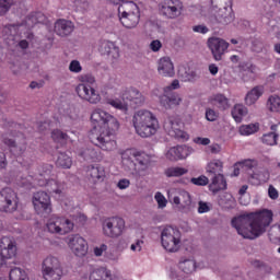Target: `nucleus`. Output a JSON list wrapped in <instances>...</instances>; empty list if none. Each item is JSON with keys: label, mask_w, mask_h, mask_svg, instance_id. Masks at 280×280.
Wrapping results in <instances>:
<instances>
[{"label": "nucleus", "mask_w": 280, "mask_h": 280, "mask_svg": "<svg viewBox=\"0 0 280 280\" xmlns=\"http://www.w3.org/2000/svg\"><path fill=\"white\" fill-rule=\"evenodd\" d=\"M16 192L10 188L0 191V211L13 213V211H16Z\"/></svg>", "instance_id": "obj_17"}, {"label": "nucleus", "mask_w": 280, "mask_h": 280, "mask_svg": "<svg viewBox=\"0 0 280 280\" xmlns=\"http://www.w3.org/2000/svg\"><path fill=\"white\" fill-rule=\"evenodd\" d=\"M118 189H128L130 187V179L122 178L117 184Z\"/></svg>", "instance_id": "obj_61"}, {"label": "nucleus", "mask_w": 280, "mask_h": 280, "mask_svg": "<svg viewBox=\"0 0 280 280\" xmlns=\"http://www.w3.org/2000/svg\"><path fill=\"white\" fill-rule=\"evenodd\" d=\"M51 139L55 143H59V145H65L69 141V135L60 129H54L51 131Z\"/></svg>", "instance_id": "obj_39"}, {"label": "nucleus", "mask_w": 280, "mask_h": 280, "mask_svg": "<svg viewBox=\"0 0 280 280\" xmlns=\"http://www.w3.org/2000/svg\"><path fill=\"white\" fill-rule=\"evenodd\" d=\"M90 280H113V273L106 267H101L90 275Z\"/></svg>", "instance_id": "obj_35"}, {"label": "nucleus", "mask_w": 280, "mask_h": 280, "mask_svg": "<svg viewBox=\"0 0 280 280\" xmlns=\"http://www.w3.org/2000/svg\"><path fill=\"white\" fill-rule=\"evenodd\" d=\"M9 279L10 280H30V277H27V272H25V270L19 267H14L13 269L10 270Z\"/></svg>", "instance_id": "obj_43"}, {"label": "nucleus", "mask_w": 280, "mask_h": 280, "mask_svg": "<svg viewBox=\"0 0 280 280\" xmlns=\"http://www.w3.org/2000/svg\"><path fill=\"white\" fill-rule=\"evenodd\" d=\"M8 167V159L5 158V153L0 152V170H5Z\"/></svg>", "instance_id": "obj_64"}, {"label": "nucleus", "mask_w": 280, "mask_h": 280, "mask_svg": "<svg viewBox=\"0 0 280 280\" xmlns=\"http://www.w3.org/2000/svg\"><path fill=\"white\" fill-rule=\"evenodd\" d=\"M192 31L197 34H207L209 32V27L206 25H196L192 27Z\"/></svg>", "instance_id": "obj_59"}, {"label": "nucleus", "mask_w": 280, "mask_h": 280, "mask_svg": "<svg viewBox=\"0 0 280 280\" xmlns=\"http://www.w3.org/2000/svg\"><path fill=\"white\" fill-rule=\"evenodd\" d=\"M121 97L122 100H127L131 104H135V106H141V104L145 102L143 94L133 88L125 90V92L121 94Z\"/></svg>", "instance_id": "obj_24"}, {"label": "nucleus", "mask_w": 280, "mask_h": 280, "mask_svg": "<svg viewBox=\"0 0 280 280\" xmlns=\"http://www.w3.org/2000/svg\"><path fill=\"white\" fill-rule=\"evenodd\" d=\"M68 246L77 257H84L89 253V243L80 234L70 235Z\"/></svg>", "instance_id": "obj_18"}, {"label": "nucleus", "mask_w": 280, "mask_h": 280, "mask_svg": "<svg viewBox=\"0 0 280 280\" xmlns=\"http://www.w3.org/2000/svg\"><path fill=\"white\" fill-rule=\"evenodd\" d=\"M184 9L185 7L180 0H162L158 4V10L161 16L171 21L179 19V16L183 15Z\"/></svg>", "instance_id": "obj_12"}, {"label": "nucleus", "mask_w": 280, "mask_h": 280, "mask_svg": "<svg viewBox=\"0 0 280 280\" xmlns=\"http://www.w3.org/2000/svg\"><path fill=\"white\" fill-rule=\"evenodd\" d=\"M42 273L45 280L62 279V265L56 256H47L42 262Z\"/></svg>", "instance_id": "obj_10"}, {"label": "nucleus", "mask_w": 280, "mask_h": 280, "mask_svg": "<svg viewBox=\"0 0 280 280\" xmlns=\"http://www.w3.org/2000/svg\"><path fill=\"white\" fill-rule=\"evenodd\" d=\"M180 102H183V98L178 94H171L170 96L167 95H162L160 97V104L164 108H174V106H179Z\"/></svg>", "instance_id": "obj_29"}, {"label": "nucleus", "mask_w": 280, "mask_h": 280, "mask_svg": "<svg viewBox=\"0 0 280 280\" xmlns=\"http://www.w3.org/2000/svg\"><path fill=\"white\" fill-rule=\"evenodd\" d=\"M248 115V109L242 105L237 104L232 109V117L236 121V124H242V119Z\"/></svg>", "instance_id": "obj_36"}, {"label": "nucleus", "mask_w": 280, "mask_h": 280, "mask_svg": "<svg viewBox=\"0 0 280 280\" xmlns=\"http://www.w3.org/2000/svg\"><path fill=\"white\" fill-rule=\"evenodd\" d=\"M272 217V211L266 209L260 212L242 214L232 219V226L244 240H257L270 226Z\"/></svg>", "instance_id": "obj_2"}, {"label": "nucleus", "mask_w": 280, "mask_h": 280, "mask_svg": "<svg viewBox=\"0 0 280 280\" xmlns=\"http://www.w3.org/2000/svg\"><path fill=\"white\" fill-rule=\"evenodd\" d=\"M224 165L222 164V161L220 160H213L207 165V172L208 174H214V176H218V174H222Z\"/></svg>", "instance_id": "obj_41"}, {"label": "nucleus", "mask_w": 280, "mask_h": 280, "mask_svg": "<svg viewBox=\"0 0 280 280\" xmlns=\"http://www.w3.org/2000/svg\"><path fill=\"white\" fill-rule=\"evenodd\" d=\"M106 250H108V246L106 244H102L100 247L94 248V255L95 257H102Z\"/></svg>", "instance_id": "obj_54"}, {"label": "nucleus", "mask_w": 280, "mask_h": 280, "mask_svg": "<svg viewBox=\"0 0 280 280\" xmlns=\"http://www.w3.org/2000/svg\"><path fill=\"white\" fill-rule=\"evenodd\" d=\"M259 131V124L243 125L240 127V135L248 137Z\"/></svg>", "instance_id": "obj_44"}, {"label": "nucleus", "mask_w": 280, "mask_h": 280, "mask_svg": "<svg viewBox=\"0 0 280 280\" xmlns=\"http://www.w3.org/2000/svg\"><path fill=\"white\" fill-rule=\"evenodd\" d=\"M264 95V86L257 85L254 89H252L245 96V104L247 106H253V104L257 103V100Z\"/></svg>", "instance_id": "obj_31"}, {"label": "nucleus", "mask_w": 280, "mask_h": 280, "mask_svg": "<svg viewBox=\"0 0 280 280\" xmlns=\"http://www.w3.org/2000/svg\"><path fill=\"white\" fill-rule=\"evenodd\" d=\"M102 231L105 237H110L112 240L121 237L124 231H126V221L119 217L107 218L102 223Z\"/></svg>", "instance_id": "obj_11"}, {"label": "nucleus", "mask_w": 280, "mask_h": 280, "mask_svg": "<svg viewBox=\"0 0 280 280\" xmlns=\"http://www.w3.org/2000/svg\"><path fill=\"white\" fill-rule=\"evenodd\" d=\"M57 167H62L63 170H70L71 165H73V161L71 156L67 155L66 153H60L56 161Z\"/></svg>", "instance_id": "obj_40"}, {"label": "nucleus", "mask_w": 280, "mask_h": 280, "mask_svg": "<svg viewBox=\"0 0 280 280\" xmlns=\"http://www.w3.org/2000/svg\"><path fill=\"white\" fill-rule=\"evenodd\" d=\"M33 207L37 215L48 218L52 211L51 197L46 191H37L33 195Z\"/></svg>", "instance_id": "obj_14"}, {"label": "nucleus", "mask_w": 280, "mask_h": 280, "mask_svg": "<svg viewBox=\"0 0 280 280\" xmlns=\"http://www.w3.org/2000/svg\"><path fill=\"white\" fill-rule=\"evenodd\" d=\"M241 69L243 71H248V73H255V71H257V66L253 65L252 62H245L241 65Z\"/></svg>", "instance_id": "obj_52"}, {"label": "nucleus", "mask_w": 280, "mask_h": 280, "mask_svg": "<svg viewBox=\"0 0 280 280\" xmlns=\"http://www.w3.org/2000/svg\"><path fill=\"white\" fill-rule=\"evenodd\" d=\"M209 189L212 194H218V191L226 189V178H224V175H214L211 184L209 185Z\"/></svg>", "instance_id": "obj_30"}, {"label": "nucleus", "mask_w": 280, "mask_h": 280, "mask_svg": "<svg viewBox=\"0 0 280 280\" xmlns=\"http://www.w3.org/2000/svg\"><path fill=\"white\" fill-rule=\"evenodd\" d=\"M270 179V173L266 172V171H259V172H255L249 174L248 176V183H250V185H261L264 183H268V180Z\"/></svg>", "instance_id": "obj_32"}, {"label": "nucleus", "mask_w": 280, "mask_h": 280, "mask_svg": "<svg viewBox=\"0 0 280 280\" xmlns=\"http://www.w3.org/2000/svg\"><path fill=\"white\" fill-rule=\"evenodd\" d=\"M183 234L180 230L167 225L161 231V244L164 250L168 253H178L180 249Z\"/></svg>", "instance_id": "obj_8"}, {"label": "nucleus", "mask_w": 280, "mask_h": 280, "mask_svg": "<svg viewBox=\"0 0 280 280\" xmlns=\"http://www.w3.org/2000/svg\"><path fill=\"white\" fill-rule=\"evenodd\" d=\"M54 170V165L44 164L38 167V173L31 175V178L37 182L39 187H48L47 191L49 194H62V189H65V184L58 183V180L51 178V172Z\"/></svg>", "instance_id": "obj_5"}, {"label": "nucleus", "mask_w": 280, "mask_h": 280, "mask_svg": "<svg viewBox=\"0 0 280 280\" xmlns=\"http://www.w3.org/2000/svg\"><path fill=\"white\" fill-rule=\"evenodd\" d=\"M74 226L75 224L73 221L66 217L58 215H52L46 224V229H48L49 233H56L58 235H67V233H71Z\"/></svg>", "instance_id": "obj_13"}, {"label": "nucleus", "mask_w": 280, "mask_h": 280, "mask_svg": "<svg viewBox=\"0 0 280 280\" xmlns=\"http://www.w3.org/2000/svg\"><path fill=\"white\" fill-rule=\"evenodd\" d=\"M132 126L136 135L142 139L154 137L159 132V118L148 109H139L132 116Z\"/></svg>", "instance_id": "obj_3"}, {"label": "nucleus", "mask_w": 280, "mask_h": 280, "mask_svg": "<svg viewBox=\"0 0 280 280\" xmlns=\"http://www.w3.org/2000/svg\"><path fill=\"white\" fill-rule=\"evenodd\" d=\"M238 165L247 167V170H253L255 165H257V162H255V160H245L243 162H238Z\"/></svg>", "instance_id": "obj_57"}, {"label": "nucleus", "mask_w": 280, "mask_h": 280, "mask_svg": "<svg viewBox=\"0 0 280 280\" xmlns=\"http://www.w3.org/2000/svg\"><path fill=\"white\" fill-rule=\"evenodd\" d=\"M98 51L102 56H110L114 60L119 58V47L108 39H101L98 43Z\"/></svg>", "instance_id": "obj_21"}, {"label": "nucleus", "mask_w": 280, "mask_h": 280, "mask_svg": "<svg viewBox=\"0 0 280 280\" xmlns=\"http://www.w3.org/2000/svg\"><path fill=\"white\" fill-rule=\"evenodd\" d=\"M2 142L4 143V145H8L13 156H22L27 150V142L25 141V139H23L22 142L16 143V140L10 138L8 133L2 135Z\"/></svg>", "instance_id": "obj_20"}, {"label": "nucleus", "mask_w": 280, "mask_h": 280, "mask_svg": "<svg viewBox=\"0 0 280 280\" xmlns=\"http://www.w3.org/2000/svg\"><path fill=\"white\" fill-rule=\"evenodd\" d=\"M155 200L160 209H165V207H167V199H165V196H163V194L156 192Z\"/></svg>", "instance_id": "obj_50"}, {"label": "nucleus", "mask_w": 280, "mask_h": 280, "mask_svg": "<svg viewBox=\"0 0 280 280\" xmlns=\"http://www.w3.org/2000/svg\"><path fill=\"white\" fill-rule=\"evenodd\" d=\"M220 117V114L214 109L207 108L206 109V119L207 121H215Z\"/></svg>", "instance_id": "obj_49"}, {"label": "nucleus", "mask_w": 280, "mask_h": 280, "mask_svg": "<svg viewBox=\"0 0 280 280\" xmlns=\"http://www.w3.org/2000/svg\"><path fill=\"white\" fill-rule=\"evenodd\" d=\"M16 257V243L8 236H3L0 241V268L5 266L8 259Z\"/></svg>", "instance_id": "obj_16"}, {"label": "nucleus", "mask_w": 280, "mask_h": 280, "mask_svg": "<svg viewBox=\"0 0 280 280\" xmlns=\"http://www.w3.org/2000/svg\"><path fill=\"white\" fill-rule=\"evenodd\" d=\"M268 196L269 198H271V200H277V198H279V191L277 190V188H275V186H269Z\"/></svg>", "instance_id": "obj_58"}, {"label": "nucleus", "mask_w": 280, "mask_h": 280, "mask_svg": "<svg viewBox=\"0 0 280 280\" xmlns=\"http://www.w3.org/2000/svg\"><path fill=\"white\" fill-rule=\"evenodd\" d=\"M208 47L211 50L214 60L220 61L222 60L224 52L229 49V43L218 37H211L208 39Z\"/></svg>", "instance_id": "obj_19"}, {"label": "nucleus", "mask_w": 280, "mask_h": 280, "mask_svg": "<svg viewBox=\"0 0 280 280\" xmlns=\"http://www.w3.org/2000/svg\"><path fill=\"white\" fill-rule=\"evenodd\" d=\"M16 30H19L18 25L14 24H8L3 27L2 33L5 36H14V34H16Z\"/></svg>", "instance_id": "obj_48"}, {"label": "nucleus", "mask_w": 280, "mask_h": 280, "mask_svg": "<svg viewBox=\"0 0 280 280\" xmlns=\"http://www.w3.org/2000/svg\"><path fill=\"white\" fill-rule=\"evenodd\" d=\"M174 205H177L179 209H189L191 207V195L186 190H180L177 196L173 198Z\"/></svg>", "instance_id": "obj_28"}, {"label": "nucleus", "mask_w": 280, "mask_h": 280, "mask_svg": "<svg viewBox=\"0 0 280 280\" xmlns=\"http://www.w3.org/2000/svg\"><path fill=\"white\" fill-rule=\"evenodd\" d=\"M190 183L192 185H197V187H205L207 185H209V177L201 175L199 177H192L190 179Z\"/></svg>", "instance_id": "obj_47"}, {"label": "nucleus", "mask_w": 280, "mask_h": 280, "mask_svg": "<svg viewBox=\"0 0 280 280\" xmlns=\"http://www.w3.org/2000/svg\"><path fill=\"white\" fill-rule=\"evenodd\" d=\"M90 119L92 124L90 141L105 152L117 150L115 135L119 130V120L102 108H95Z\"/></svg>", "instance_id": "obj_1"}, {"label": "nucleus", "mask_w": 280, "mask_h": 280, "mask_svg": "<svg viewBox=\"0 0 280 280\" xmlns=\"http://www.w3.org/2000/svg\"><path fill=\"white\" fill-rule=\"evenodd\" d=\"M142 247H143V240H137L133 244H131L130 250H132L133 253H136V250H138V253H141Z\"/></svg>", "instance_id": "obj_55"}, {"label": "nucleus", "mask_w": 280, "mask_h": 280, "mask_svg": "<svg viewBox=\"0 0 280 280\" xmlns=\"http://www.w3.org/2000/svg\"><path fill=\"white\" fill-rule=\"evenodd\" d=\"M210 211L209 206L205 201H199L198 213H208Z\"/></svg>", "instance_id": "obj_62"}, {"label": "nucleus", "mask_w": 280, "mask_h": 280, "mask_svg": "<svg viewBox=\"0 0 280 280\" xmlns=\"http://www.w3.org/2000/svg\"><path fill=\"white\" fill-rule=\"evenodd\" d=\"M189 170L180 166H172L164 171V174L167 178H178L180 176H185V174H188Z\"/></svg>", "instance_id": "obj_37"}, {"label": "nucleus", "mask_w": 280, "mask_h": 280, "mask_svg": "<svg viewBox=\"0 0 280 280\" xmlns=\"http://www.w3.org/2000/svg\"><path fill=\"white\" fill-rule=\"evenodd\" d=\"M211 5L217 23L229 25L233 21V0H211Z\"/></svg>", "instance_id": "obj_9"}, {"label": "nucleus", "mask_w": 280, "mask_h": 280, "mask_svg": "<svg viewBox=\"0 0 280 280\" xmlns=\"http://www.w3.org/2000/svg\"><path fill=\"white\" fill-rule=\"evenodd\" d=\"M106 104L113 106V108H116L117 110H128V104L121 102L119 98H107Z\"/></svg>", "instance_id": "obj_45"}, {"label": "nucleus", "mask_w": 280, "mask_h": 280, "mask_svg": "<svg viewBox=\"0 0 280 280\" xmlns=\"http://www.w3.org/2000/svg\"><path fill=\"white\" fill-rule=\"evenodd\" d=\"M95 83V77L85 75L84 81L77 85L75 93L79 95L80 100L89 102V104H100L102 96L100 92L93 88Z\"/></svg>", "instance_id": "obj_7"}, {"label": "nucleus", "mask_w": 280, "mask_h": 280, "mask_svg": "<svg viewBox=\"0 0 280 280\" xmlns=\"http://www.w3.org/2000/svg\"><path fill=\"white\" fill-rule=\"evenodd\" d=\"M187 156H189V149L185 145L173 147L166 153L168 161H180Z\"/></svg>", "instance_id": "obj_27"}, {"label": "nucleus", "mask_w": 280, "mask_h": 280, "mask_svg": "<svg viewBox=\"0 0 280 280\" xmlns=\"http://www.w3.org/2000/svg\"><path fill=\"white\" fill-rule=\"evenodd\" d=\"M75 26H73V22L69 20H57L55 23V33L57 36H69Z\"/></svg>", "instance_id": "obj_26"}, {"label": "nucleus", "mask_w": 280, "mask_h": 280, "mask_svg": "<svg viewBox=\"0 0 280 280\" xmlns=\"http://www.w3.org/2000/svg\"><path fill=\"white\" fill-rule=\"evenodd\" d=\"M122 167L129 174H139L150 167V155L127 149L121 153Z\"/></svg>", "instance_id": "obj_4"}, {"label": "nucleus", "mask_w": 280, "mask_h": 280, "mask_svg": "<svg viewBox=\"0 0 280 280\" xmlns=\"http://www.w3.org/2000/svg\"><path fill=\"white\" fill-rule=\"evenodd\" d=\"M179 268L186 275H191V272L196 271V260L194 259H185L179 261Z\"/></svg>", "instance_id": "obj_42"}, {"label": "nucleus", "mask_w": 280, "mask_h": 280, "mask_svg": "<svg viewBox=\"0 0 280 280\" xmlns=\"http://www.w3.org/2000/svg\"><path fill=\"white\" fill-rule=\"evenodd\" d=\"M162 47H163V43H161V40L159 39L152 40L150 43L151 51H154V52L160 51Z\"/></svg>", "instance_id": "obj_53"}, {"label": "nucleus", "mask_w": 280, "mask_h": 280, "mask_svg": "<svg viewBox=\"0 0 280 280\" xmlns=\"http://www.w3.org/2000/svg\"><path fill=\"white\" fill-rule=\"evenodd\" d=\"M118 16L121 25L127 30H135L141 21V11L135 2H126L118 7Z\"/></svg>", "instance_id": "obj_6"}, {"label": "nucleus", "mask_w": 280, "mask_h": 280, "mask_svg": "<svg viewBox=\"0 0 280 280\" xmlns=\"http://www.w3.org/2000/svg\"><path fill=\"white\" fill-rule=\"evenodd\" d=\"M176 89H180V82L178 80H174L168 86L164 88V93L176 91Z\"/></svg>", "instance_id": "obj_56"}, {"label": "nucleus", "mask_w": 280, "mask_h": 280, "mask_svg": "<svg viewBox=\"0 0 280 280\" xmlns=\"http://www.w3.org/2000/svg\"><path fill=\"white\" fill-rule=\"evenodd\" d=\"M78 156L83 159V161H89L90 163H97L102 161V152L95 150L94 148L84 147L77 151Z\"/></svg>", "instance_id": "obj_22"}, {"label": "nucleus", "mask_w": 280, "mask_h": 280, "mask_svg": "<svg viewBox=\"0 0 280 280\" xmlns=\"http://www.w3.org/2000/svg\"><path fill=\"white\" fill-rule=\"evenodd\" d=\"M185 125L180 119L176 117H168L164 121V130L167 132L170 137H174L175 139H189V135L184 130Z\"/></svg>", "instance_id": "obj_15"}, {"label": "nucleus", "mask_w": 280, "mask_h": 280, "mask_svg": "<svg viewBox=\"0 0 280 280\" xmlns=\"http://www.w3.org/2000/svg\"><path fill=\"white\" fill-rule=\"evenodd\" d=\"M13 5L14 0H0V16L8 14Z\"/></svg>", "instance_id": "obj_46"}, {"label": "nucleus", "mask_w": 280, "mask_h": 280, "mask_svg": "<svg viewBox=\"0 0 280 280\" xmlns=\"http://www.w3.org/2000/svg\"><path fill=\"white\" fill-rule=\"evenodd\" d=\"M208 150L211 152V154H220V152H222V147L218 143H214L209 145Z\"/></svg>", "instance_id": "obj_60"}, {"label": "nucleus", "mask_w": 280, "mask_h": 280, "mask_svg": "<svg viewBox=\"0 0 280 280\" xmlns=\"http://www.w3.org/2000/svg\"><path fill=\"white\" fill-rule=\"evenodd\" d=\"M158 72L164 78H174V63L170 57H163L159 60Z\"/></svg>", "instance_id": "obj_23"}, {"label": "nucleus", "mask_w": 280, "mask_h": 280, "mask_svg": "<svg viewBox=\"0 0 280 280\" xmlns=\"http://www.w3.org/2000/svg\"><path fill=\"white\" fill-rule=\"evenodd\" d=\"M86 176L91 183H103L106 178V171L103 166L90 165L86 168Z\"/></svg>", "instance_id": "obj_25"}, {"label": "nucleus", "mask_w": 280, "mask_h": 280, "mask_svg": "<svg viewBox=\"0 0 280 280\" xmlns=\"http://www.w3.org/2000/svg\"><path fill=\"white\" fill-rule=\"evenodd\" d=\"M279 125H271L270 126V132L265 133L262 136V143L266 145H277V141L279 139V132H278Z\"/></svg>", "instance_id": "obj_33"}, {"label": "nucleus", "mask_w": 280, "mask_h": 280, "mask_svg": "<svg viewBox=\"0 0 280 280\" xmlns=\"http://www.w3.org/2000/svg\"><path fill=\"white\" fill-rule=\"evenodd\" d=\"M195 143H197V145H209V143H211V140L209 138H196L195 139Z\"/></svg>", "instance_id": "obj_63"}, {"label": "nucleus", "mask_w": 280, "mask_h": 280, "mask_svg": "<svg viewBox=\"0 0 280 280\" xmlns=\"http://www.w3.org/2000/svg\"><path fill=\"white\" fill-rule=\"evenodd\" d=\"M69 71H71V73H80L82 71V65H80V61L72 60L69 65Z\"/></svg>", "instance_id": "obj_51"}, {"label": "nucleus", "mask_w": 280, "mask_h": 280, "mask_svg": "<svg viewBox=\"0 0 280 280\" xmlns=\"http://www.w3.org/2000/svg\"><path fill=\"white\" fill-rule=\"evenodd\" d=\"M209 104L217 106L220 110H226L229 108V100L223 94H214L208 98Z\"/></svg>", "instance_id": "obj_34"}, {"label": "nucleus", "mask_w": 280, "mask_h": 280, "mask_svg": "<svg viewBox=\"0 0 280 280\" xmlns=\"http://www.w3.org/2000/svg\"><path fill=\"white\" fill-rule=\"evenodd\" d=\"M266 106L269 113H280V96L277 94L270 95Z\"/></svg>", "instance_id": "obj_38"}]
</instances>
